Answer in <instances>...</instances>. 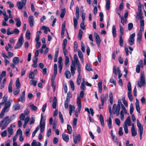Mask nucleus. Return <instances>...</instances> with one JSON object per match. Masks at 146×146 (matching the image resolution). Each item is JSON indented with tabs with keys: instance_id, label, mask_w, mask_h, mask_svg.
<instances>
[{
	"instance_id": "obj_12",
	"label": "nucleus",
	"mask_w": 146,
	"mask_h": 146,
	"mask_svg": "<svg viewBox=\"0 0 146 146\" xmlns=\"http://www.w3.org/2000/svg\"><path fill=\"white\" fill-rule=\"evenodd\" d=\"M81 136L80 134L78 135L77 136H74L73 135V141L75 144L79 142L80 140Z\"/></svg>"
},
{
	"instance_id": "obj_41",
	"label": "nucleus",
	"mask_w": 146,
	"mask_h": 146,
	"mask_svg": "<svg viewBox=\"0 0 146 146\" xmlns=\"http://www.w3.org/2000/svg\"><path fill=\"white\" fill-rule=\"evenodd\" d=\"M11 105V103L9 101H8L5 102L4 105V107L7 108L9 109Z\"/></svg>"
},
{
	"instance_id": "obj_5",
	"label": "nucleus",
	"mask_w": 146,
	"mask_h": 146,
	"mask_svg": "<svg viewBox=\"0 0 146 146\" xmlns=\"http://www.w3.org/2000/svg\"><path fill=\"white\" fill-rule=\"evenodd\" d=\"M80 98L78 97L77 98V103L78 105V111H76L75 113V116L77 117L78 116L79 114L80 113L82 107V104L81 102L79 101Z\"/></svg>"
},
{
	"instance_id": "obj_16",
	"label": "nucleus",
	"mask_w": 146,
	"mask_h": 146,
	"mask_svg": "<svg viewBox=\"0 0 146 146\" xmlns=\"http://www.w3.org/2000/svg\"><path fill=\"white\" fill-rule=\"evenodd\" d=\"M77 65V68H78V66H80V68H81V65L79 61H72V65L71 66L72 67H75L76 65Z\"/></svg>"
},
{
	"instance_id": "obj_29",
	"label": "nucleus",
	"mask_w": 146,
	"mask_h": 146,
	"mask_svg": "<svg viewBox=\"0 0 146 146\" xmlns=\"http://www.w3.org/2000/svg\"><path fill=\"white\" fill-rule=\"evenodd\" d=\"M7 130L9 134L8 137H9L13 134V130L12 128L8 127L7 128Z\"/></svg>"
},
{
	"instance_id": "obj_11",
	"label": "nucleus",
	"mask_w": 146,
	"mask_h": 146,
	"mask_svg": "<svg viewBox=\"0 0 146 146\" xmlns=\"http://www.w3.org/2000/svg\"><path fill=\"white\" fill-rule=\"evenodd\" d=\"M100 98L101 103L104 104L105 102L108 99V94H106L105 95L104 94H102L100 96Z\"/></svg>"
},
{
	"instance_id": "obj_10",
	"label": "nucleus",
	"mask_w": 146,
	"mask_h": 146,
	"mask_svg": "<svg viewBox=\"0 0 146 146\" xmlns=\"http://www.w3.org/2000/svg\"><path fill=\"white\" fill-rule=\"evenodd\" d=\"M120 106H117L115 104H114L113 108V111L114 114H116V112H119L120 110Z\"/></svg>"
},
{
	"instance_id": "obj_13",
	"label": "nucleus",
	"mask_w": 146,
	"mask_h": 146,
	"mask_svg": "<svg viewBox=\"0 0 146 146\" xmlns=\"http://www.w3.org/2000/svg\"><path fill=\"white\" fill-rule=\"evenodd\" d=\"M29 21L30 27H33L34 25V18L33 16L30 15L29 16Z\"/></svg>"
},
{
	"instance_id": "obj_38",
	"label": "nucleus",
	"mask_w": 146,
	"mask_h": 146,
	"mask_svg": "<svg viewBox=\"0 0 146 146\" xmlns=\"http://www.w3.org/2000/svg\"><path fill=\"white\" fill-rule=\"evenodd\" d=\"M119 43L120 46L122 47L123 46V40L121 35H119Z\"/></svg>"
},
{
	"instance_id": "obj_45",
	"label": "nucleus",
	"mask_w": 146,
	"mask_h": 146,
	"mask_svg": "<svg viewBox=\"0 0 146 146\" xmlns=\"http://www.w3.org/2000/svg\"><path fill=\"white\" fill-rule=\"evenodd\" d=\"M65 60L64 61V63L66 66H68V64L69 62V58L68 56L65 57Z\"/></svg>"
},
{
	"instance_id": "obj_20",
	"label": "nucleus",
	"mask_w": 146,
	"mask_h": 146,
	"mask_svg": "<svg viewBox=\"0 0 146 146\" xmlns=\"http://www.w3.org/2000/svg\"><path fill=\"white\" fill-rule=\"evenodd\" d=\"M31 146H41V143L39 142L36 141L35 140H33L31 144Z\"/></svg>"
},
{
	"instance_id": "obj_30",
	"label": "nucleus",
	"mask_w": 146,
	"mask_h": 146,
	"mask_svg": "<svg viewBox=\"0 0 146 146\" xmlns=\"http://www.w3.org/2000/svg\"><path fill=\"white\" fill-rule=\"evenodd\" d=\"M86 68L89 71H93V69L91 68V66L88 63H86Z\"/></svg>"
},
{
	"instance_id": "obj_40",
	"label": "nucleus",
	"mask_w": 146,
	"mask_h": 146,
	"mask_svg": "<svg viewBox=\"0 0 146 146\" xmlns=\"http://www.w3.org/2000/svg\"><path fill=\"white\" fill-rule=\"evenodd\" d=\"M137 125L138 129H143V125L140 123L138 119L137 120Z\"/></svg>"
},
{
	"instance_id": "obj_52",
	"label": "nucleus",
	"mask_w": 146,
	"mask_h": 146,
	"mask_svg": "<svg viewBox=\"0 0 146 146\" xmlns=\"http://www.w3.org/2000/svg\"><path fill=\"white\" fill-rule=\"evenodd\" d=\"M30 106L31 109L33 111H35L37 109V107L33 104L31 105Z\"/></svg>"
},
{
	"instance_id": "obj_51",
	"label": "nucleus",
	"mask_w": 146,
	"mask_h": 146,
	"mask_svg": "<svg viewBox=\"0 0 146 146\" xmlns=\"http://www.w3.org/2000/svg\"><path fill=\"white\" fill-rule=\"evenodd\" d=\"M67 129L68 130L69 132L68 133L70 134H71L72 133V128L70 125H69L68 124L67 125Z\"/></svg>"
},
{
	"instance_id": "obj_1",
	"label": "nucleus",
	"mask_w": 146,
	"mask_h": 146,
	"mask_svg": "<svg viewBox=\"0 0 146 146\" xmlns=\"http://www.w3.org/2000/svg\"><path fill=\"white\" fill-rule=\"evenodd\" d=\"M13 120V118H12V119H9V117L8 116L4 117L0 122V127H1V130H3L5 129L7 127L8 124Z\"/></svg>"
},
{
	"instance_id": "obj_53",
	"label": "nucleus",
	"mask_w": 146,
	"mask_h": 146,
	"mask_svg": "<svg viewBox=\"0 0 146 146\" xmlns=\"http://www.w3.org/2000/svg\"><path fill=\"white\" fill-rule=\"evenodd\" d=\"M14 110L15 111L19 110L20 107L19 104V103L16 104L14 106Z\"/></svg>"
},
{
	"instance_id": "obj_55",
	"label": "nucleus",
	"mask_w": 146,
	"mask_h": 146,
	"mask_svg": "<svg viewBox=\"0 0 146 146\" xmlns=\"http://www.w3.org/2000/svg\"><path fill=\"white\" fill-rule=\"evenodd\" d=\"M58 66H63V64L62 63V58L61 57H59L58 58Z\"/></svg>"
},
{
	"instance_id": "obj_50",
	"label": "nucleus",
	"mask_w": 146,
	"mask_h": 146,
	"mask_svg": "<svg viewBox=\"0 0 146 146\" xmlns=\"http://www.w3.org/2000/svg\"><path fill=\"white\" fill-rule=\"evenodd\" d=\"M83 31L81 29H80L79 30V33L78 34V38L81 40L83 34Z\"/></svg>"
},
{
	"instance_id": "obj_3",
	"label": "nucleus",
	"mask_w": 146,
	"mask_h": 146,
	"mask_svg": "<svg viewBox=\"0 0 146 146\" xmlns=\"http://www.w3.org/2000/svg\"><path fill=\"white\" fill-rule=\"evenodd\" d=\"M21 1H19L17 2V5L18 8L21 10L23 8H25V5L27 0H21Z\"/></svg>"
},
{
	"instance_id": "obj_23",
	"label": "nucleus",
	"mask_w": 146,
	"mask_h": 146,
	"mask_svg": "<svg viewBox=\"0 0 146 146\" xmlns=\"http://www.w3.org/2000/svg\"><path fill=\"white\" fill-rule=\"evenodd\" d=\"M142 11H138L137 13L136 18L140 19H142L143 18V17L142 16Z\"/></svg>"
},
{
	"instance_id": "obj_26",
	"label": "nucleus",
	"mask_w": 146,
	"mask_h": 146,
	"mask_svg": "<svg viewBox=\"0 0 146 146\" xmlns=\"http://www.w3.org/2000/svg\"><path fill=\"white\" fill-rule=\"evenodd\" d=\"M100 120L101 123V125L102 127L104 126V117L103 115L101 114L100 116Z\"/></svg>"
},
{
	"instance_id": "obj_17",
	"label": "nucleus",
	"mask_w": 146,
	"mask_h": 146,
	"mask_svg": "<svg viewBox=\"0 0 146 146\" xmlns=\"http://www.w3.org/2000/svg\"><path fill=\"white\" fill-rule=\"evenodd\" d=\"M62 138L63 140L66 142H68L69 140V135L68 134L64 133L62 134Z\"/></svg>"
},
{
	"instance_id": "obj_28",
	"label": "nucleus",
	"mask_w": 146,
	"mask_h": 146,
	"mask_svg": "<svg viewBox=\"0 0 146 146\" xmlns=\"http://www.w3.org/2000/svg\"><path fill=\"white\" fill-rule=\"evenodd\" d=\"M19 58L18 57H15L13 58V63H14L17 65L19 63Z\"/></svg>"
},
{
	"instance_id": "obj_4",
	"label": "nucleus",
	"mask_w": 146,
	"mask_h": 146,
	"mask_svg": "<svg viewBox=\"0 0 146 146\" xmlns=\"http://www.w3.org/2000/svg\"><path fill=\"white\" fill-rule=\"evenodd\" d=\"M23 34H21L20 35V38L18 40V41L15 47V49H19L21 48L23 44Z\"/></svg>"
},
{
	"instance_id": "obj_59",
	"label": "nucleus",
	"mask_w": 146,
	"mask_h": 146,
	"mask_svg": "<svg viewBox=\"0 0 146 146\" xmlns=\"http://www.w3.org/2000/svg\"><path fill=\"white\" fill-rule=\"evenodd\" d=\"M145 84V82L140 81V82H138L139 86L141 88L142 86H143Z\"/></svg>"
},
{
	"instance_id": "obj_6",
	"label": "nucleus",
	"mask_w": 146,
	"mask_h": 146,
	"mask_svg": "<svg viewBox=\"0 0 146 146\" xmlns=\"http://www.w3.org/2000/svg\"><path fill=\"white\" fill-rule=\"evenodd\" d=\"M25 91H24L19 96L18 100L19 102L23 103L25 101Z\"/></svg>"
},
{
	"instance_id": "obj_27",
	"label": "nucleus",
	"mask_w": 146,
	"mask_h": 146,
	"mask_svg": "<svg viewBox=\"0 0 146 146\" xmlns=\"http://www.w3.org/2000/svg\"><path fill=\"white\" fill-rule=\"evenodd\" d=\"M116 30V28L115 26L114 25H113L112 28V33L114 37H116L117 36Z\"/></svg>"
},
{
	"instance_id": "obj_43",
	"label": "nucleus",
	"mask_w": 146,
	"mask_h": 146,
	"mask_svg": "<svg viewBox=\"0 0 146 146\" xmlns=\"http://www.w3.org/2000/svg\"><path fill=\"white\" fill-rule=\"evenodd\" d=\"M70 84L72 90L74 91L75 89V87L73 82L72 80L70 81Z\"/></svg>"
},
{
	"instance_id": "obj_24",
	"label": "nucleus",
	"mask_w": 146,
	"mask_h": 146,
	"mask_svg": "<svg viewBox=\"0 0 146 146\" xmlns=\"http://www.w3.org/2000/svg\"><path fill=\"white\" fill-rule=\"evenodd\" d=\"M128 125L129 126H130L131 125V119L130 117L129 116L127 118L124 123V125Z\"/></svg>"
},
{
	"instance_id": "obj_22",
	"label": "nucleus",
	"mask_w": 146,
	"mask_h": 146,
	"mask_svg": "<svg viewBox=\"0 0 146 146\" xmlns=\"http://www.w3.org/2000/svg\"><path fill=\"white\" fill-rule=\"evenodd\" d=\"M136 102L135 103L136 109L137 111L139 113H140V108L139 107V102L138 100L136 99Z\"/></svg>"
},
{
	"instance_id": "obj_31",
	"label": "nucleus",
	"mask_w": 146,
	"mask_h": 146,
	"mask_svg": "<svg viewBox=\"0 0 146 146\" xmlns=\"http://www.w3.org/2000/svg\"><path fill=\"white\" fill-rule=\"evenodd\" d=\"M79 19L76 18L75 17H73V23L75 28L76 29L78 25V20Z\"/></svg>"
},
{
	"instance_id": "obj_7",
	"label": "nucleus",
	"mask_w": 146,
	"mask_h": 146,
	"mask_svg": "<svg viewBox=\"0 0 146 146\" xmlns=\"http://www.w3.org/2000/svg\"><path fill=\"white\" fill-rule=\"evenodd\" d=\"M135 35V33H133L131 34L129 37V43L130 45L132 46L134 43L135 42L134 37Z\"/></svg>"
},
{
	"instance_id": "obj_21",
	"label": "nucleus",
	"mask_w": 146,
	"mask_h": 146,
	"mask_svg": "<svg viewBox=\"0 0 146 146\" xmlns=\"http://www.w3.org/2000/svg\"><path fill=\"white\" fill-rule=\"evenodd\" d=\"M57 100L56 97H54L52 100V107L54 109H56Z\"/></svg>"
},
{
	"instance_id": "obj_39",
	"label": "nucleus",
	"mask_w": 146,
	"mask_h": 146,
	"mask_svg": "<svg viewBox=\"0 0 146 146\" xmlns=\"http://www.w3.org/2000/svg\"><path fill=\"white\" fill-rule=\"evenodd\" d=\"M108 125L109 129H111L112 128V120L110 117H109V120L108 123Z\"/></svg>"
},
{
	"instance_id": "obj_35",
	"label": "nucleus",
	"mask_w": 146,
	"mask_h": 146,
	"mask_svg": "<svg viewBox=\"0 0 146 146\" xmlns=\"http://www.w3.org/2000/svg\"><path fill=\"white\" fill-rule=\"evenodd\" d=\"M66 12V11L65 8H64L62 10L60 14V17L61 18H63L64 17Z\"/></svg>"
},
{
	"instance_id": "obj_34",
	"label": "nucleus",
	"mask_w": 146,
	"mask_h": 146,
	"mask_svg": "<svg viewBox=\"0 0 146 146\" xmlns=\"http://www.w3.org/2000/svg\"><path fill=\"white\" fill-rule=\"evenodd\" d=\"M140 27L141 30L142 29L143 30H144V20L143 19H140Z\"/></svg>"
},
{
	"instance_id": "obj_56",
	"label": "nucleus",
	"mask_w": 146,
	"mask_h": 146,
	"mask_svg": "<svg viewBox=\"0 0 146 146\" xmlns=\"http://www.w3.org/2000/svg\"><path fill=\"white\" fill-rule=\"evenodd\" d=\"M134 110L133 106V104L131 103L130 105V113L131 114L133 112Z\"/></svg>"
},
{
	"instance_id": "obj_25",
	"label": "nucleus",
	"mask_w": 146,
	"mask_h": 146,
	"mask_svg": "<svg viewBox=\"0 0 146 146\" xmlns=\"http://www.w3.org/2000/svg\"><path fill=\"white\" fill-rule=\"evenodd\" d=\"M85 110L87 111L90 114V113L92 116L94 115V112L93 109L92 108H91L90 109V111L89 108H85Z\"/></svg>"
},
{
	"instance_id": "obj_32",
	"label": "nucleus",
	"mask_w": 146,
	"mask_h": 146,
	"mask_svg": "<svg viewBox=\"0 0 146 146\" xmlns=\"http://www.w3.org/2000/svg\"><path fill=\"white\" fill-rule=\"evenodd\" d=\"M64 74L67 78H70L71 77L70 72L69 70H66Z\"/></svg>"
},
{
	"instance_id": "obj_9",
	"label": "nucleus",
	"mask_w": 146,
	"mask_h": 146,
	"mask_svg": "<svg viewBox=\"0 0 146 146\" xmlns=\"http://www.w3.org/2000/svg\"><path fill=\"white\" fill-rule=\"evenodd\" d=\"M9 109L7 108L4 107L2 110L0 114V118L2 119L3 118L4 116L5 113H7Z\"/></svg>"
},
{
	"instance_id": "obj_47",
	"label": "nucleus",
	"mask_w": 146,
	"mask_h": 146,
	"mask_svg": "<svg viewBox=\"0 0 146 146\" xmlns=\"http://www.w3.org/2000/svg\"><path fill=\"white\" fill-rule=\"evenodd\" d=\"M77 70L78 73V76L77 79L81 80V76L80 75L81 68H80V66H78V68H77Z\"/></svg>"
},
{
	"instance_id": "obj_37",
	"label": "nucleus",
	"mask_w": 146,
	"mask_h": 146,
	"mask_svg": "<svg viewBox=\"0 0 146 146\" xmlns=\"http://www.w3.org/2000/svg\"><path fill=\"white\" fill-rule=\"evenodd\" d=\"M30 35L31 33L30 31L29 30H27L25 36L27 39L30 40Z\"/></svg>"
},
{
	"instance_id": "obj_49",
	"label": "nucleus",
	"mask_w": 146,
	"mask_h": 146,
	"mask_svg": "<svg viewBox=\"0 0 146 146\" xmlns=\"http://www.w3.org/2000/svg\"><path fill=\"white\" fill-rule=\"evenodd\" d=\"M67 43V40L65 38L64 39L63 43L62 44V48H66V45Z\"/></svg>"
},
{
	"instance_id": "obj_18",
	"label": "nucleus",
	"mask_w": 146,
	"mask_h": 146,
	"mask_svg": "<svg viewBox=\"0 0 146 146\" xmlns=\"http://www.w3.org/2000/svg\"><path fill=\"white\" fill-rule=\"evenodd\" d=\"M98 87L99 88V92L100 94L102 92V80H99L98 83Z\"/></svg>"
},
{
	"instance_id": "obj_44",
	"label": "nucleus",
	"mask_w": 146,
	"mask_h": 146,
	"mask_svg": "<svg viewBox=\"0 0 146 146\" xmlns=\"http://www.w3.org/2000/svg\"><path fill=\"white\" fill-rule=\"evenodd\" d=\"M21 84L19 82V80L18 78L16 81V86L17 88H19L20 87Z\"/></svg>"
},
{
	"instance_id": "obj_19",
	"label": "nucleus",
	"mask_w": 146,
	"mask_h": 146,
	"mask_svg": "<svg viewBox=\"0 0 146 146\" xmlns=\"http://www.w3.org/2000/svg\"><path fill=\"white\" fill-rule=\"evenodd\" d=\"M15 20L16 22V25L17 27H20L21 25V22L18 17H16L15 19Z\"/></svg>"
},
{
	"instance_id": "obj_46",
	"label": "nucleus",
	"mask_w": 146,
	"mask_h": 146,
	"mask_svg": "<svg viewBox=\"0 0 146 146\" xmlns=\"http://www.w3.org/2000/svg\"><path fill=\"white\" fill-rule=\"evenodd\" d=\"M40 30H44V33L45 34H46L48 33V30L47 29V27L45 26H43L40 27Z\"/></svg>"
},
{
	"instance_id": "obj_15",
	"label": "nucleus",
	"mask_w": 146,
	"mask_h": 146,
	"mask_svg": "<svg viewBox=\"0 0 146 146\" xmlns=\"http://www.w3.org/2000/svg\"><path fill=\"white\" fill-rule=\"evenodd\" d=\"M132 127L131 129V132L132 135L133 136H135L137 134V132L135 130L134 124L133 123L132 124Z\"/></svg>"
},
{
	"instance_id": "obj_62",
	"label": "nucleus",
	"mask_w": 146,
	"mask_h": 146,
	"mask_svg": "<svg viewBox=\"0 0 146 146\" xmlns=\"http://www.w3.org/2000/svg\"><path fill=\"white\" fill-rule=\"evenodd\" d=\"M85 84L82 83L80 86V89L82 90V91H85L86 90V86H85Z\"/></svg>"
},
{
	"instance_id": "obj_54",
	"label": "nucleus",
	"mask_w": 146,
	"mask_h": 146,
	"mask_svg": "<svg viewBox=\"0 0 146 146\" xmlns=\"http://www.w3.org/2000/svg\"><path fill=\"white\" fill-rule=\"evenodd\" d=\"M119 27L120 29V35H121L122 36L124 34V29L123 27L121 25H119Z\"/></svg>"
},
{
	"instance_id": "obj_2",
	"label": "nucleus",
	"mask_w": 146,
	"mask_h": 146,
	"mask_svg": "<svg viewBox=\"0 0 146 146\" xmlns=\"http://www.w3.org/2000/svg\"><path fill=\"white\" fill-rule=\"evenodd\" d=\"M43 113H41L40 123L41 133H42L44 132L45 128V119L43 117Z\"/></svg>"
},
{
	"instance_id": "obj_63",
	"label": "nucleus",
	"mask_w": 146,
	"mask_h": 146,
	"mask_svg": "<svg viewBox=\"0 0 146 146\" xmlns=\"http://www.w3.org/2000/svg\"><path fill=\"white\" fill-rule=\"evenodd\" d=\"M7 134V131L5 130L2 132L1 133V136L3 137H5L6 136Z\"/></svg>"
},
{
	"instance_id": "obj_64",
	"label": "nucleus",
	"mask_w": 146,
	"mask_h": 146,
	"mask_svg": "<svg viewBox=\"0 0 146 146\" xmlns=\"http://www.w3.org/2000/svg\"><path fill=\"white\" fill-rule=\"evenodd\" d=\"M25 116V114L21 113L20 115L19 118L20 120H23L24 119Z\"/></svg>"
},
{
	"instance_id": "obj_14",
	"label": "nucleus",
	"mask_w": 146,
	"mask_h": 146,
	"mask_svg": "<svg viewBox=\"0 0 146 146\" xmlns=\"http://www.w3.org/2000/svg\"><path fill=\"white\" fill-rule=\"evenodd\" d=\"M142 34L141 31V30L139 31L137 35V41L139 44L141 43V40L142 39Z\"/></svg>"
},
{
	"instance_id": "obj_36",
	"label": "nucleus",
	"mask_w": 146,
	"mask_h": 146,
	"mask_svg": "<svg viewBox=\"0 0 146 146\" xmlns=\"http://www.w3.org/2000/svg\"><path fill=\"white\" fill-rule=\"evenodd\" d=\"M109 101L110 103L112 105L113 104V95L112 93L111 92L109 94Z\"/></svg>"
},
{
	"instance_id": "obj_42",
	"label": "nucleus",
	"mask_w": 146,
	"mask_h": 146,
	"mask_svg": "<svg viewBox=\"0 0 146 146\" xmlns=\"http://www.w3.org/2000/svg\"><path fill=\"white\" fill-rule=\"evenodd\" d=\"M128 96L130 101L132 102L133 100V97L131 92H128Z\"/></svg>"
},
{
	"instance_id": "obj_48",
	"label": "nucleus",
	"mask_w": 146,
	"mask_h": 146,
	"mask_svg": "<svg viewBox=\"0 0 146 146\" xmlns=\"http://www.w3.org/2000/svg\"><path fill=\"white\" fill-rule=\"evenodd\" d=\"M19 88H17L13 90V93L14 95H16L19 93L20 90Z\"/></svg>"
},
{
	"instance_id": "obj_33",
	"label": "nucleus",
	"mask_w": 146,
	"mask_h": 146,
	"mask_svg": "<svg viewBox=\"0 0 146 146\" xmlns=\"http://www.w3.org/2000/svg\"><path fill=\"white\" fill-rule=\"evenodd\" d=\"M59 51L58 49L57 50H56L55 51L54 56V62H56L57 61V58L58 56V55Z\"/></svg>"
},
{
	"instance_id": "obj_8",
	"label": "nucleus",
	"mask_w": 146,
	"mask_h": 146,
	"mask_svg": "<svg viewBox=\"0 0 146 146\" xmlns=\"http://www.w3.org/2000/svg\"><path fill=\"white\" fill-rule=\"evenodd\" d=\"M95 36L97 46H99L101 42V40L100 37L96 33H95L94 34Z\"/></svg>"
},
{
	"instance_id": "obj_61",
	"label": "nucleus",
	"mask_w": 146,
	"mask_h": 146,
	"mask_svg": "<svg viewBox=\"0 0 146 146\" xmlns=\"http://www.w3.org/2000/svg\"><path fill=\"white\" fill-rule=\"evenodd\" d=\"M117 66H116L115 65L113 67V73L115 75H117Z\"/></svg>"
},
{
	"instance_id": "obj_57",
	"label": "nucleus",
	"mask_w": 146,
	"mask_h": 146,
	"mask_svg": "<svg viewBox=\"0 0 146 146\" xmlns=\"http://www.w3.org/2000/svg\"><path fill=\"white\" fill-rule=\"evenodd\" d=\"M70 68L71 74L72 76H74L75 74V70L76 69V68L72 67V66H70Z\"/></svg>"
},
{
	"instance_id": "obj_60",
	"label": "nucleus",
	"mask_w": 146,
	"mask_h": 146,
	"mask_svg": "<svg viewBox=\"0 0 146 146\" xmlns=\"http://www.w3.org/2000/svg\"><path fill=\"white\" fill-rule=\"evenodd\" d=\"M35 75L34 72L33 71L31 72L29 74V77L30 79H33L34 78Z\"/></svg>"
},
{
	"instance_id": "obj_58",
	"label": "nucleus",
	"mask_w": 146,
	"mask_h": 146,
	"mask_svg": "<svg viewBox=\"0 0 146 146\" xmlns=\"http://www.w3.org/2000/svg\"><path fill=\"white\" fill-rule=\"evenodd\" d=\"M143 129H138V132L139 134V137L140 139L142 138V135L143 133Z\"/></svg>"
}]
</instances>
